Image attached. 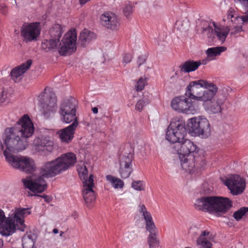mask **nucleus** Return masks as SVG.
<instances>
[{"instance_id": "obj_33", "label": "nucleus", "mask_w": 248, "mask_h": 248, "mask_svg": "<svg viewBox=\"0 0 248 248\" xmlns=\"http://www.w3.org/2000/svg\"><path fill=\"white\" fill-rule=\"evenodd\" d=\"M34 235L26 234L22 237L23 248H33L34 245Z\"/></svg>"}, {"instance_id": "obj_38", "label": "nucleus", "mask_w": 248, "mask_h": 248, "mask_svg": "<svg viewBox=\"0 0 248 248\" xmlns=\"http://www.w3.org/2000/svg\"><path fill=\"white\" fill-rule=\"evenodd\" d=\"M214 30L212 26L207 22H204L203 27L202 28V33L205 34L208 37H211L213 34Z\"/></svg>"}, {"instance_id": "obj_10", "label": "nucleus", "mask_w": 248, "mask_h": 248, "mask_svg": "<svg viewBox=\"0 0 248 248\" xmlns=\"http://www.w3.org/2000/svg\"><path fill=\"white\" fill-rule=\"evenodd\" d=\"M187 126L189 132L195 136L205 138L210 134V125L205 118H191Z\"/></svg>"}, {"instance_id": "obj_53", "label": "nucleus", "mask_w": 248, "mask_h": 248, "mask_svg": "<svg viewBox=\"0 0 248 248\" xmlns=\"http://www.w3.org/2000/svg\"><path fill=\"white\" fill-rule=\"evenodd\" d=\"M90 0H79V2L81 4H84Z\"/></svg>"}, {"instance_id": "obj_1", "label": "nucleus", "mask_w": 248, "mask_h": 248, "mask_svg": "<svg viewBox=\"0 0 248 248\" xmlns=\"http://www.w3.org/2000/svg\"><path fill=\"white\" fill-rule=\"evenodd\" d=\"M34 132V127L27 114L24 115L15 126L6 128L2 136L6 149L3 151L10 155L25 150L29 145L28 139Z\"/></svg>"}, {"instance_id": "obj_20", "label": "nucleus", "mask_w": 248, "mask_h": 248, "mask_svg": "<svg viewBox=\"0 0 248 248\" xmlns=\"http://www.w3.org/2000/svg\"><path fill=\"white\" fill-rule=\"evenodd\" d=\"M77 128V123H72L68 126L59 130L56 133L62 142L68 143L74 138L75 131Z\"/></svg>"}, {"instance_id": "obj_42", "label": "nucleus", "mask_w": 248, "mask_h": 248, "mask_svg": "<svg viewBox=\"0 0 248 248\" xmlns=\"http://www.w3.org/2000/svg\"><path fill=\"white\" fill-rule=\"evenodd\" d=\"M132 5L130 2L125 5L123 9V13L126 17H128L132 13Z\"/></svg>"}, {"instance_id": "obj_16", "label": "nucleus", "mask_w": 248, "mask_h": 248, "mask_svg": "<svg viewBox=\"0 0 248 248\" xmlns=\"http://www.w3.org/2000/svg\"><path fill=\"white\" fill-rule=\"evenodd\" d=\"M171 106L174 110L186 114H194L196 111L191 101L184 96L174 98L171 101Z\"/></svg>"}, {"instance_id": "obj_15", "label": "nucleus", "mask_w": 248, "mask_h": 248, "mask_svg": "<svg viewBox=\"0 0 248 248\" xmlns=\"http://www.w3.org/2000/svg\"><path fill=\"white\" fill-rule=\"evenodd\" d=\"M224 184L229 188L232 194L237 195L242 193L246 186L244 179L238 175H232L227 177Z\"/></svg>"}, {"instance_id": "obj_5", "label": "nucleus", "mask_w": 248, "mask_h": 248, "mask_svg": "<svg viewBox=\"0 0 248 248\" xmlns=\"http://www.w3.org/2000/svg\"><path fill=\"white\" fill-rule=\"evenodd\" d=\"M174 149L179 155V158L182 167L186 169V167H195V163L192 165L190 160L195 159L194 154L198 150L197 146L190 140L184 139L175 144Z\"/></svg>"}, {"instance_id": "obj_52", "label": "nucleus", "mask_w": 248, "mask_h": 248, "mask_svg": "<svg viewBox=\"0 0 248 248\" xmlns=\"http://www.w3.org/2000/svg\"><path fill=\"white\" fill-rule=\"evenodd\" d=\"M92 111L94 114H97L98 112V109L97 107H94L92 108Z\"/></svg>"}, {"instance_id": "obj_19", "label": "nucleus", "mask_w": 248, "mask_h": 248, "mask_svg": "<svg viewBox=\"0 0 248 248\" xmlns=\"http://www.w3.org/2000/svg\"><path fill=\"white\" fill-rule=\"evenodd\" d=\"M100 22L107 29L114 30L119 26L116 15L110 12H105L100 16Z\"/></svg>"}, {"instance_id": "obj_48", "label": "nucleus", "mask_w": 248, "mask_h": 248, "mask_svg": "<svg viewBox=\"0 0 248 248\" xmlns=\"http://www.w3.org/2000/svg\"><path fill=\"white\" fill-rule=\"evenodd\" d=\"M241 19L243 21L244 23H248V14L246 15L245 16H242L241 17Z\"/></svg>"}, {"instance_id": "obj_37", "label": "nucleus", "mask_w": 248, "mask_h": 248, "mask_svg": "<svg viewBox=\"0 0 248 248\" xmlns=\"http://www.w3.org/2000/svg\"><path fill=\"white\" fill-rule=\"evenodd\" d=\"M248 212V207H241L233 213V217L236 221H238Z\"/></svg>"}, {"instance_id": "obj_13", "label": "nucleus", "mask_w": 248, "mask_h": 248, "mask_svg": "<svg viewBox=\"0 0 248 248\" xmlns=\"http://www.w3.org/2000/svg\"><path fill=\"white\" fill-rule=\"evenodd\" d=\"M32 146L34 150L41 154L48 155L54 149V142L51 138L46 135H40L33 140Z\"/></svg>"}, {"instance_id": "obj_27", "label": "nucleus", "mask_w": 248, "mask_h": 248, "mask_svg": "<svg viewBox=\"0 0 248 248\" xmlns=\"http://www.w3.org/2000/svg\"><path fill=\"white\" fill-rule=\"evenodd\" d=\"M63 32L62 27L60 24H56L50 29L49 33L51 38L60 42V39Z\"/></svg>"}, {"instance_id": "obj_22", "label": "nucleus", "mask_w": 248, "mask_h": 248, "mask_svg": "<svg viewBox=\"0 0 248 248\" xmlns=\"http://www.w3.org/2000/svg\"><path fill=\"white\" fill-rule=\"evenodd\" d=\"M32 64V60H28L25 62L17 66L11 72L10 75L12 79L14 80L17 79L18 78L22 76L26 71L29 69Z\"/></svg>"}, {"instance_id": "obj_25", "label": "nucleus", "mask_w": 248, "mask_h": 248, "mask_svg": "<svg viewBox=\"0 0 248 248\" xmlns=\"http://www.w3.org/2000/svg\"><path fill=\"white\" fill-rule=\"evenodd\" d=\"M204 93L205 101L212 99L217 91V86L210 82L204 80Z\"/></svg>"}, {"instance_id": "obj_11", "label": "nucleus", "mask_w": 248, "mask_h": 248, "mask_svg": "<svg viewBox=\"0 0 248 248\" xmlns=\"http://www.w3.org/2000/svg\"><path fill=\"white\" fill-rule=\"evenodd\" d=\"M77 34L75 31L64 34L58 46L59 53L61 55H70L76 49Z\"/></svg>"}, {"instance_id": "obj_46", "label": "nucleus", "mask_w": 248, "mask_h": 248, "mask_svg": "<svg viewBox=\"0 0 248 248\" xmlns=\"http://www.w3.org/2000/svg\"><path fill=\"white\" fill-rule=\"evenodd\" d=\"M146 60L145 56L141 55L138 58L137 62L139 64V67L142 64L144 63Z\"/></svg>"}, {"instance_id": "obj_17", "label": "nucleus", "mask_w": 248, "mask_h": 248, "mask_svg": "<svg viewBox=\"0 0 248 248\" xmlns=\"http://www.w3.org/2000/svg\"><path fill=\"white\" fill-rule=\"evenodd\" d=\"M44 116L46 119L53 116L57 109V99L54 93L46 95L41 101Z\"/></svg>"}, {"instance_id": "obj_40", "label": "nucleus", "mask_w": 248, "mask_h": 248, "mask_svg": "<svg viewBox=\"0 0 248 248\" xmlns=\"http://www.w3.org/2000/svg\"><path fill=\"white\" fill-rule=\"evenodd\" d=\"M146 84V78L141 77L137 82V85L135 87L136 90L138 91H142Z\"/></svg>"}, {"instance_id": "obj_4", "label": "nucleus", "mask_w": 248, "mask_h": 248, "mask_svg": "<svg viewBox=\"0 0 248 248\" xmlns=\"http://www.w3.org/2000/svg\"><path fill=\"white\" fill-rule=\"evenodd\" d=\"M46 164L44 163L37 168V170L31 177L22 180L24 186L33 192L42 193L47 188V184L45 178H52L55 176L49 173V169H46Z\"/></svg>"}, {"instance_id": "obj_14", "label": "nucleus", "mask_w": 248, "mask_h": 248, "mask_svg": "<svg viewBox=\"0 0 248 248\" xmlns=\"http://www.w3.org/2000/svg\"><path fill=\"white\" fill-rule=\"evenodd\" d=\"M41 32L39 22H33L23 25L21 29V35L26 42L36 41Z\"/></svg>"}, {"instance_id": "obj_36", "label": "nucleus", "mask_w": 248, "mask_h": 248, "mask_svg": "<svg viewBox=\"0 0 248 248\" xmlns=\"http://www.w3.org/2000/svg\"><path fill=\"white\" fill-rule=\"evenodd\" d=\"M146 222V229L150 232V234L155 233V226L153 221L152 216L144 218Z\"/></svg>"}, {"instance_id": "obj_6", "label": "nucleus", "mask_w": 248, "mask_h": 248, "mask_svg": "<svg viewBox=\"0 0 248 248\" xmlns=\"http://www.w3.org/2000/svg\"><path fill=\"white\" fill-rule=\"evenodd\" d=\"M76 162V155L69 152L62 154L57 158L45 163L47 165L46 169H50V174L52 176H56L74 166Z\"/></svg>"}, {"instance_id": "obj_55", "label": "nucleus", "mask_w": 248, "mask_h": 248, "mask_svg": "<svg viewBox=\"0 0 248 248\" xmlns=\"http://www.w3.org/2000/svg\"><path fill=\"white\" fill-rule=\"evenodd\" d=\"M59 230L57 229H54L53 230V232L55 234L58 233Z\"/></svg>"}, {"instance_id": "obj_7", "label": "nucleus", "mask_w": 248, "mask_h": 248, "mask_svg": "<svg viewBox=\"0 0 248 248\" xmlns=\"http://www.w3.org/2000/svg\"><path fill=\"white\" fill-rule=\"evenodd\" d=\"M6 161L14 168L28 173H34L37 170L34 160L27 156L22 155H10L6 152Z\"/></svg>"}, {"instance_id": "obj_50", "label": "nucleus", "mask_w": 248, "mask_h": 248, "mask_svg": "<svg viewBox=\"0 0 248 248\" xmlns=\"http://www.w3.org/2000/svg\"><path fill=\"white\" fill-rule=\"evenodd\" d=\"M38 196H39V195H38ZM41 197H42V198H43L45 201L47 202H50V199L49 197H48L47 195H43L42 196H40Z\"/></svg>"}, {"instance_id": "obj_60", "label": "nucleus", "mask_w": 248, "mask_h": 248, "mask_svg": "<svg viewBox=\"0 0 248 248\" xmlns=\"http://www.w3.org/2000/svg\"><path fill=\"white\" fill-rule=\"evenodd\" d=\"M174 77L173 76H172L171 78V79H173Z\"/></svg>"}, {"instance_id": "obj_58", "label": "nucleus", "mask_w": 248, "mask_h": 248, "mask_svg": "<svg viewBox=\"0 0 248 248\" xmlns=\"http://www.w3.org/2000/svg\"><path fill=\"white\" fill-rule=\"evenodd\" d=\"M63 233H64V232H62V231H61V232H60V236H62Z\"/></svg>"}, {"instance_id": "obj_18", "label": "nucleus", "mask_w": 248, "mask_h": 248, "mask_svg": "<svg viewBox=\"0 0 248 248\" xmlns=\"http://www.w3.org/2000/svg\"><path fill=\"white\" fill-rule=\"evenodd\" d=\"M133 155L131 152H125L120 158L119 172L121 177L123 178H128L133 171L132 161Z\"/></svg>"}, {"instance_id": "obj_30", "label": "nucleus", "mask_w": 248, "mask_h": 248, "mask_svg": "<svg viewBox=\"0 0 248 248\" xmlns=\"http://www.w3.org/2000/svg\"><path fill=\"white\" fill-rule=\"evenodd\" d=\"M209 233L208 232L203 231L198 237L197 240V245L199 248H213L211 242L204 238V236L208 235Z\"/></svg>"}, {"instance_id": "obj_32", "label": "nucleus", "mask_w": 248, "mask_h": 248, "mask_svg": "<svg viewBox=\"0 0 248 248\" xmlns=\"http://www.w3.org/2000/svg\"><path fill=\"white\" fill-rule=\"evenodd\" d=\"M106 179L110 182L115 188H122L124 186V182L120 179L111 175H107Z\"/></svg>"}, {"instance_id": "obj_2", "label": "nucleus", "mask_w": 248, "mask_h": 248, "mask_svg": "<svg viewBox=\"0 0 248 248\" xmlns=\"http://www.w3.org/2000/svg\"><path fill=\"white\" fill-rule=\"evenodd\" d=\"M232 206V201L228 198L217 196H204L198 199L194 203L195 208L204 212L221 216Z\"/></svg>"}, {"instance_id": "obj_12", "label": "nucleus", "mask_w": 248, "mask_h": 248, "mask_svg": "<svg viewBox=\"0 0 248 248\" xmlns=\"http://www.w3.org/2000/svg\"><path fill=\"white\" fill-rule=\"evenodd\" d=\"M204 80H198L190 82L186 88V96L199 101H205Z\"/></svg>"}, {"instance_id": "obj_51", "label": "nucleus", "mask_w": 248, "mask_h": 248, "mask_svg": "<svg viewBox=\"0 0 248 248\" xmlns=\"http://www.w3.org/2000/svg\"><path fill=\"white\" fill-rule=\"evenodd\" d=\"M208 60L206 59H203L202 60H199L198 61H197V62H200L201 64H206L207 63Z\"/></svg>"}, {"instance_id": "obj_9", "label": "nucleus", "mask_w": 248, "mask_h": 248, "mask_svg": "<svg viewBox=\"0 0 248 248\" xmlns=\"http://www.w3.org/2000/svg\"><path fill=\"white\" fill-rule=\"evenodd\" d=\"M78 171L80 179L83 180L82 195L84 200L87 204L91 203L95 200V192L93 189V175L90 174L89 178H87L88 170L86 166L81 167Z\"/></svg>"}, {"instance_id": "obj_23", "label": "nucleus", "mask_w": 248, "mask_h": 248, "mask_svg": "<svg viewBox=\"0 0 248 248\" xmlns=\"http://www.w3.org/2000/svg\"><path fill=\"white\" fill-rule=\"evenodd\" d=\"M76 110V101L74 98L63 100L60 106L59 114Z\"/></svg>"}, {"instance_id": "obj_54", "label": "nucleus", "mask_w": 248, "mask_h": 248, "mask_svg": "<svg viewBox=\"0 0 248 248\" xmlns=\"http://www.w3.org/2000/svg\"><path fill=\"white\" fill-rule=\"evenodd\" d=\"M3 246V241L2 239H0V248H1Z\"/></svg>"}, {"instance_id": "obj_8", "label": "nucleus", "mask_w": 248, "mask_h": 248, "mask_svg": "<svg viewBox=\"0 0 248 248\" xmlns=\"http://www.w3.org/2000/svg\"><path fill=\"white\" fill-rule=\"evenodd\" d=\"M187 134L185 124L182 121L173 119L168 126L166 139L170 143L176 144L184 140Z\"/></svg>"}, {"instance_id": "obj_28", "label": "nucleus", "mask_w": 248, "mask_h": 248, "mask_svg": "<svg viewBox=\"0 0 248 248\" xmlns=\"http://www.w3.org/2000/svg\"><path fill=\"white\" fill-rule=\"evenodd\" d=\"M58 41L50 38V39L45 40L41 44V48L46 52L56 51Z\"/></svg>"}, {"instance_id": "obj_24", "label": "nucleus", "mask_w": 248, "mask_h": 248, "mask_svg": "<svg viewBox=\"0 0 248 248\" xmlns=\"http://www.w3.org/2000/svg\"><path fill=\"white\" fill-rule=\"evenodd\" d=\"M96 38L95 34L88 30L84 29L79 36L78 43L82 47L87 46L91 41Z\"/></svg>"}, {"instance_id": "obj_43", "label": "nucleus", "mask_w": 248, "mask_h": 248, "mask_svg": "<svg viewBox=\"0 0 248 248\" xmlns=\"http://www.w3.org/2000/svg\"><path fill=\"white\" fill-rule=\"evenodd\" d=\"M140 209L139 211L140 213L142 214L144 218L147 217H150L151 216V214L147 211L146 208L144 204H141L139 205Z\"/></svg>"}, {"instance_id": "obj_3", "label": "nucleus", "mask_w": 248, "mask_h": 248, "mask_svg": "<svg viewBox=\"0 0 248 248\" xmlns=\"http://www.w3.org/2000/svg\"><path fill=\"white\" fill-rule=\"evenodd\" d=\"M30 214L28 208H16L14 213L0 223V234L4 236H10L15 232L16 228L24 232L26 227L24 217Z\"/></svg>"}, {"instance_id": "obj_57", "label": "nucleus", "mask_w": 248, "mask_h": 248, "mask_svg": "<svg viewBox=\"0 0 248 248\" xmlns=\"http://www.w3.org/2000/svg\"><path fill=\"white\" fill-rule=\"evenodd\" d=\"M0 147H1V149H3L4 147H3V145L2 144V143H1V141H0Z\"/></svg>"}, {"instance_id": "obj_31", "label": "nucleus", "mask_w": 248, "mask_h": 248, "mask_svg": "<svg viewBox=\"0 0 248 248\" xmlns=\"http://www.w3.org/2000/svg\"><path fill=\"white\" fill-rule=\"evenodd\" d=\"M226 49L227 48L223 46L211 47L206 50V54L208 58H213L219 55L221 52L225 51Z\"/></svg>"}, {"instance_id": "obj_41", "label": "nucleus", "mask_w": 248, "mask_h": 248, "mask_svg": "<svg viewBox=\"0 0 248 248\" xmlns=\"http://www.w3.org/2000/svg\"><path fill=\"white\" fill-rule=\"evenodd\" d=\"M149 103V101L148 99L146 98H143L137 102L135 106V108L137 110L140 111L142 108Z\"/></svg>"}, {"instance_id": "obj_26", "label": "nucleus", "mask_w": 248, "mask_h": 248, "mask_svg": "<svg viewBox=\"0 0 248 248\" xmlns=\"http://www.w3.org/2000/svg\"><path fill=\"white\" fill-rule=\"evenodd\" d=\"M200 65L201 63L200 62H197V61L193 60H188L180 65L179 67L182 72L189 73L195 71Z\"/></svg>"}, {"instance_id": "obj_56", "label": "nucleus", "mask_w": 248, "mask_h": 248, "mask_svg": "<svg viewBox=\"0 0 248 248\" xmlns=\"http://www.w3.org/2000/svg\"><path fill=\"white\" fill-rule=\"evenodd\" d=\"M178 81L179 82H180V83H184L183 80L182 79H180V78L178 79Z\"/></svg>"}, {"instance_id": "obj_49", "label": "nucleus", "mask_w": 248, "mask_h": 248, "mask_svg": "<svg viewBox=\"0 0 248 248\" xmlns=\"http://www.w3.org/2000/svg\"><path fill=\"white\" fill-rule=\"evenodd\" d=\"M176 26H178V28H179L180 30H183L184 29V28H183V24L181 23V21H177L176 22Z\"/></svg>"}, {"instance_id": "obj_45", "label": "nucleus", "mask_w": 248, "mask_h": 248, "mask_svg": "<svg viewBox=\"0 0 248 248\" xmlns=\"http://www.w3.org/2000/svg\"><path fill=\"white\" fill-rule=\"evenodd\" d=\"M243 31L241 26H235L231 30V34H235L236 33L242 31Z\"/></svg>"}, {"instance_id": "obj_39", "label": "nucleus", "mask_w": 248, "mask_h": 248, "mask_svg": "<svg viewBox=\"0 0 248 248\" xmlns=\"http://www.w3.org/2000/svg\"><path fill=\"white\" fill-rule=\"evenodd\" d=\"M132 187L138 191L145 190L144 182L143 181H135L132 183Z\"/></svg>"}, {"instance_id": "obj_35", "label": "nucleus", "mask_w": 248, "mask_h": 248, "mask_svg": "<svg viewBox=\"0 0 248 248\" xmlns=\"http://www.w3.org/2000/svg\"><path fill=\"white\" fill-rule=\"evenodd\" d=\"M148 243L150 248H158L159 241L156 237L155 233L150 234L148 237Z\"/></svg>"}, {"instance_id": "obj_44", "label": "nucleus", "mask_w": 248, "mask_h": 248, "mask_svg": "<svg viewBox=\"0 0 248 248\" xmlns=\"http://www.w3.org/2000/svg\"><path fill=\"white\" fill-rule=\"evenodd\" d=\"M132 58V56L129 53H125L124 55L123 58V63L124 64V66L131 62Z\"/></svg>"}, {"instance_id": "obj_21", "label": "nucleus", "mask_w": 248, "mask_h": 248, "mask_svg": "<svg viewBox=\"0 0 248 248\" xmlns=\"http://www.w3.org/2000/svg\"><path fill=\"white\" fill-rule=\"evenodd\" d=\"M203 106L206 111L209 114H216L219 113L222 110V106L223 104V101L217 98L207 101H203Z\"/></svg>"}, {"instance_id": "obj_59", "label": "nucleus", "mask_w": 248, "mask_h": 248, "mask_svg": "<svg viewBox=\"0 0 248 248\" xmlns=\"http://www.w3.org/2000/svg\"><path fill=\"white\" fill-rule=\"evenodd\" d=\"M202 164H203V165H204V164H205V162H204V160H202Z\"/></svg>"}, {"instance_id": "obj_34", "label": "nucleus", "mask_w": 248, "mask_h": 248, "mask_svg": "<svg viewBox=\"0 0 248 248\" xmlns=\"http://www.w3.org/2000/svg\"><path fill=\"white\" fill-rule=\"evenodd\" d=\"M213 24L215 27V32L217 38L222 42H224L226 38L229 31H230V27L229 26L226 27L224 31L222 32L220 30L217 28L215 23H213Z\"/></svg>"}, {"instance_id": "obj_47", "label": "nucleus", "mask_w": 248, "mask_h": 248, "mask_svg": "<svg viewBox=\"0 0 248 248\" xmlns=\"http://www.w3.org/2000/svg\"><path fill=\"white\" fill-rule=\"evenodd\" d=\"M234 10L230 9L228 12L227 18L228 19H232V17H234Z\"/></svg>"}, {"instance_id": "obj_29", "label": "nucleus", "mask_w": 248, "mask_h": 248, "mask_svg": "<svg viewBox=\"0 0 248 248\" xmlns=\"http://www.w3.org/2000/svg\"><path fill=\"white\" fill-rule=\"evenodd\" d=\"M62 121L67 124H69L73 122L77 123V126L78 125V121L76 116V110L72 111L64 112L63 114H60Z\"/></svg>"}]
</instances>
